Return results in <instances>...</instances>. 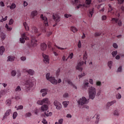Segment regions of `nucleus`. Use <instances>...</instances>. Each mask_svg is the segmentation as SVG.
<instances>
[{
  "label": "nucleus",
  "instance_id": "nucleus-36",
  "mask_svg": "<svg viewBox=\"0 0 124 124\" xmlns=\"http://www.w3.org/2000/svg\"><path fill=\"white\" fill-rule=\"evenodd\" d=\"M16 74H17V72L15 70L12 71L11 75L13 77L16 76Z\"/></svg>",
  "mask_w": 124,
  "mask_h": 124
},
{
  "label": "nucleus",
  "instance_id": "nucleus-34",
  "mask_svg": "<svg viewBox=\"0 0 124 124\" xmlns=\"http://www.w3.org/2000/svg\"><path fill=\"white\" fill-rule=\"evenodd\" d=\"M93 9H92L91 11H89V14H88L89 17L92 18L93 17Z\"/></svg>",
  "mask_w": 124,
  "mask_h": 124
},
{
  "label": "nucleus",
  "instance_id": "nucleus-56",
  "mask_svg": "<svg viewBox=\"0 0 124 124\" xmlns=\"http://www.w3.org/2000/svg\"><path fill=\"white\" fill-rule=\"evenodd\" d=\"M72 16L71 15H70V14H69V15H68V14H65L64 15V17H65V18H68L69 17H71Z\"/></svg>",
  "mask_w": 124,
  "mask_h": 124
},
{
  "label": "nucleus",
  "instance_id": "nucleus-13",
  "mask_svg": "<svg viewBox=\"0 0 124 124\" xmlns=\"http://www.w3.org/2000/svg\"><path fill=\"white\" fill-rule=\"evenodd\" d=\"M40 48L42 51H45L47 49V45L45 43H42L41 44Z\"/></svg>",
  "mask_w": 124,
  "mask_h": 124
},
{
  "label": "nucleus",
  "instance_id": "nucleus-27",
  "mask_svg": "<svg viewBox=\"0 0 124 124\" xmlns=\"http://www.w3.org/2000/svg\"><path fill=\"white\" fill-rule=\"evenodd\" d=\"M4 47L1 46L0 47V55L2 56V54H3V52H4Z\"/></svg>",
  "mask_w": 124,
  "mask_h": 124
},
{
  "label": "nucleus",
  "instance_id": "nucleus-19",
  "mask_svg": "<svg viewBox=\"0 0 124 124\" xmlns=\"http://www.w3.org/2000/svg\"><path fill=\"white\" fill-rule=\"evenodd\" d=\"M37 31H38V30L37 29V28L35 27V26H33L32 27V31L31 32L32 33H37Z\"/></svg>",
  "mask_w": 124,
  "mask_h": 124
},
{
  "label": "nucleus",
  "instance_id": "nucleus-11",
  "mask_svg": "<svg viewBox=\"0 0 124 124\" xmlns=\"http://www.w3.org/2000/svg\"><path fill=\"white\" fill-rule=\"evenodd\" d=\"M11 113V109H9L7 110L5 113V115L3 117V118L2 119V121H3L4 119H5V118H6L7 117H8V116L10 115Z\"/></svg>",
  "mask_w": 124,
  "mask_h": 124
},
{
  "label": "nucleus",
  "instance_id": "nucleus-58",
  "mask_svg": "<svg viewBox=\"0 0 124 124\" xmlns=\"http://www.w3.org/2000/svg\"><path fill=\"white\" fill-rule=\"evenodd\" d=\"M78 48H81V41H80V40L78 41Z\"/></svg>",
  "mask_w": 124,
  "mask_h": 124
},
{
  "label": "nucleus",
  "instance_id": "nucleus-24",
  "mask_svg": "<svg viewBox=\"0 0 124 124\" xmlns=\"http://www.w3.org/2000/svg\"><path fill=\"white\" fill-rule=\"evenodd\" d=\"M37 11H33L31 12V16H32L33 19H34V17L37 16Z\"/></svg>",
  "mask_w": 124,
  "mask_h": 124
},
{
  "label": "nucleus",
  "instance_id": "nucleus-15",
  "mask_svg": "<svg viewBox=\"0 0 124 124\" xmlns=\"http://www.w3.org/2000/svg\"><path fill=\"white\" fill-rule=\"evenodd\" d=\"M114 116H117L119 117L120 116V110L118 108H116L113 111Z\"/></svg>",
  "mask_w": 124,
  "mask_h": 124
},
{
  "label": "nucleus",
  "instance_id": "nucleus-14",
  "mask_svg": "<svg viewBox=\"0 0 124 124\" xmlns=\"http://www.w3.org/2000/svg\"><path fill=\"white\" fill-rule=\"evenodd\" d=\"M37 42V40L35 39V38H32L31 40V44L34 47H35L37 45L36 43Z\"/></svg>",
  "mask_w": 124,
  "mask_h": 124
},
{
  "label": "nucleus",
  "instance_id": "nucleus-46",
  "mask_svg": "<svg viewBox=\"0 0 124 124\" xmlns=\"http://www.w3.org/2000/svg\"><path fill=\"white\" fill-rule=\"evenodd\" d=\"M62 104L65 108L67 107V105H68V103L66 101L63 102Z\"/></svg>",
  "mask_w": 124,
  "mask_h": 124
},
{
  "label": "nucleus",
  "instance_id": "nucleus-64",
  "mask_svg": "<svg viewBox=\"0 0 124 124\" xmlns=\"http://www.w3.org/2000/svg\"><path fill=\"white\" fill-rule=\"evenodd\" d=\"M118 25L120 26H122L123 25V23H122V21L121 20L118 21Z\"/></svg>",
  "mask_w": 124,
  "mask_h": 124
},
{
  "label": "nucleus",
  "instance_id": "nucleus-49",
  "mask_svg": "<svg viewBox=\"0 0 124 124\" xmlns=\"http://www.w3.org/2000/svg\"><path fill=\"white\" fill-rule=\"evenodd\" d=\"M37 104L39 105H43V100H39L37 102Z\"/></svg>",
  "mask_w": 124,
  "mask_h": 124
},
{
  "label": "nucleus",
  "instance_id": "nucleus-51",
  "mask_svg": "<svg viewBox=\"0 0 124 124\" xmlns=\"http://www.w3.org/2000/svg\"><path fill=\"white\" fill-rule=\"evenodd\" d=\"M24 108V107L22 105L18 106V108H17L16 110H22Z\"/></svg>",
  "mask_w": 124,
  "mask_h": 124
},
{
  "label": "nucleus",
  "instance_id": "nucleus-33",
  "mask_svg": "<svg viewBox=\"0 0 124 124\" xmlns=\"http://www.w3.org/2000/svg\"><path fill=\"white\" fill-rule=\"evenodd\" d=\"M115 97L116 99H121L122 98V95H121V93H118L116 95Z\"/></svg>",
  "mask_w": 124,
  "mask_h": 124
},
{
  "label": "nucleus",
  "instance_id": "nucleus-1",
  "mask_svg": "<svg viewBox=\"0 0 124 124\" xmlns=\"http://www.w3.org/2000/svg\"><path fill=\"white\" fill-rule=\"evenodd\" d=\"M89 99L93 100L96 96H99L101 94V90H99L96 93V89L95 87L91 86L88 90Z\"/></svg>",
  "mask_w": 124,
  "mask_h": 124
},
{
  "label": "nucleus",
  "instance_id": "nucleus-29",
  "mask_svg": "<svg viewBox=\"0 0 124 124\" xmlns=\"http://www.w3.org/2000/svg\"><path fill=\"white\" fill-rule=\"evenodd\" d=\"M87 59H88V54H87V52L85 51L84 55H83V60H84L85 61V64H86V60H87Z\"/></svg>",
  "mask_w": 124,
  "mask_h": 124
},
{
  "label": "nucleus",
  "instance_id": "nucleus-63",
  "mask_svg": "<svg viewBox=\"0 0 124 124\" xmlns=\"http://www.w3.org/2000/svg\"><path fill=\"white\" fill-rule=\"evenodd\" d=\"M0 6L3 7L4 6V3L2 1L0 2Z\"/></svg>",
  "mask_w": 124,
  "mask_h": 124
},
{
  "label": "nucleus",
  "instance_id": "nucleus-45",
  "mask_svg": "<svg viewBox=\"0 0 124 124\" xmlns=\"http://www.w3.org/2000/svg\"><path fill=\"white\" fill-rule=\"evenodd\" d=\"M91 0H86L85 1V4H86L87 6L88 7V5L91 4Z\"/></svg>",
  "mask_w": 124,
  "mask_h": 124
},
{
  "label": "nucleus",
  "instance_id": "nucleus-16",
  "mask_svg": "<svg viewBox=\"0 0 124 124\" xmlns=\"http://www.w3.org/2000/svg\"><path fill=\"white\" fill-rule=\"evenodd\" d=\"M78 108L79 109H83V110H85V109H89V107L87 105H78Z\"/></svg>",
  "mask_w": 124,
  "mask_h": 124
},
{
  "label": "nucleus",
  "instance_id": "nucleus-12",
  "mask_svg": "<svg viewBox=\"0 0 124 124\" xmlns=\"http://www.w3.org/2000/svg\"><path fill=\"white\" fill-rule=\"evenodd\" d=\"M26 87L28 89H30V88H31L32 87V84H31V82H30V80H27L25 83Z\"/></svg>",
  "mask_w": 124,
  "mask_h": 124
},
{
  "label": "nucleus",
  "instance_id": "nucleus-28",
  "mask_svg": "<svg viewBox=\"0 0 124 124\" xmlns=\"http://www.w3.org/2000/svg\"><path fill=\"white\" fill-rule=\"evenodd\" d=\"M71 31L75 33L78 31V29H77L75 27L72 26L71 27Z\"/></svg>",
  "mask_w": 124,
  "mask_h": 124
},
{
  "label": "nucleus",
  "instance_id": "nucleus-48",
  "mask_svg": "<svg viewBox=\"0 0 124 124\" xmlns=\"http://www.w3.org/2000/svg\"><path fill=\"white\" fill-rule=\"evenodd\" d=\"M66 82H67V83L69 84V85H70L71 86H72L73 85V83L72 82V81L69 80V79H67L66 80Z\"/></svg>",
  "mask_w": 124,
  "mask_h": 124
},
{
  "label": "nucleus",
  "instance_id": "nucleus-42",
  "mask_svg": "<svg viewBox=\"0 0 124 124\" xmlns=\"http://www.w3.org/2000/svg\"><path fill=\"white\" fill-rule=\"evenodd\" d=\"M5 28L7 29V31H10L12 30V28L9 27V26H8V25L7 24H6Z\"/></svg>",
  "mask_w": 124,
  "mask_h": 124
},
{
  "label": "nucleus",
  "instance_id": "nucleus-55",
  "mask_svg": "<svg viewBox=\"0 0 124 124\" xmlns=\"http://www.w3.org/2000/svg\"><path fill=\"white\" fill-rule=\"evenodd\" d=\"M68 58H70V59H72V58H73V53H71V54H70V55L68 56L67 59H68Z\"/></svg>",
  "mask_w": 124,
  "mask_h": 124
},
{
  "label": "nucleus",
  "instance_id": "nucleus-18",
  "mask_svg": "<svg viewBox=\"0 0 124 124\" xmlns=\"http://www.w3.org/2000/svg\"><path fill=\"white\" fill-rule=\"evenodd\" d=\"M42 100L43 104H49V103H50V101H49V99L48 98H44Z\"/></svg>",
  "mask_w": 124,
  "mask_h": 124
},
{
  "label": "nucleus",
  "instance_id": "nucleus-9",
  "mask_svg": "<svg viewBox=\"0 0 124 124\" xmlns=\"http://www.w3.org/2000/svg\"><path fill=\"white\" fill-rule=\"evenodd\" d=\"M41 18L44 21V24L46 27H48V21H47V17L43 16V15H41Z\"/></svg>",
  "mask_w": 124,
  "mask_h": 124
},
{
  "label": "nucleus",
  "instance_id": "nucleus-62",
  "mask_svg": "<svg viewBox=\"0 0 124 124\" xmlns=\"http://www.w3.org/2000/svg\"><path fill=\"white\" fill-rule=\"evenodd\" d=\"M45 92H47V90L46 89H42L41 91H40V93H45Z\"/></svg>",
  "mask_w": 124,
  "mask_h": 124
},
{
  "label": "nucleus",
  "instance_id": "nucleus-26",
  "mask_svg": "<svg viewBox=\"0 0 124 124\" xmlns=\"http://www.w3.org/2000/svg\"><path fill=\"white\" fill-rule=\"evenodd\" d=\"M89 82H88V80L85 79L83 82V86L84 87H85V88H88V87H89Z\"/></svg>",
  "mask_w": 124,
  "mask_h": 124
},
{
  "label": "nucleus",
  "instance_id": "nucleus-5",
  "mask_svg": "<svg viewBox=\"0 0 124 124\" xmlns=\"http://www.w3.org/2000/svg\"><path fill=\"white\" fill-rule=\"evenodd\" d=\"M53 104L54 106L56 107V108L57 109V110H61V109H62V104L57 100L54 101Z\"/></svg>",
  "mask_w": 124,
  "mask_h": 124
},
{
  "label": "nucleus",
  "instance_id": "nucleus-38",
  "mask_svg": "<svg viewBox=\"0 0 124 124\" xmlns=\"http://www.w3.org/2000/svg\"><path fill=\"white\" fill-rule=\"evenodd\" d=\"M16 8V4L15 3H12V5L10 6V9L13 10Z\"/></svg>",
  "mask_w": 124,
  "mask_h": 124
},
{
  "label": "nucleus",
  "instance_id": "nucleus-59",
  "mask_svg": "<svg viewBox=\"0 0 124 124\" xmlns=\"http://www.w3.org/2000/svg\"><path fill=\"white\" fill-rule=\"evenodd\" d=\"M107 18V17L106 16H102V20L103 21H104V20H106Z\"/></svg>",
  "mask_w": 124,
  "mask_h": 124
},
{
  "label": "nucleus",
  "instance_id": "nucleus-10",
  "mask_svg": "<svg viewBox=\"0 0 124 124\" xmlns=\"http://www.w3.org/2000/svg\"><path fill=\"white\" fill-rule=\"evenodd\" d=\"M22 38H20V42L21 43H25V39L27 40L29 39V38H28L27 36H26V34L24 33L22 35Z\"/></svg>",
  "mask_w": 124,
  "mask_h": 124
},
{
  "label": "nucleus",
  "instance_id": "nucleus-37",
  "mask_svg": "<svg viewBox=\"0 0 124 124\" xmlns=\"http://www.w3.org/2000/svg\"><path fill=\"white\" fill-rule=\"evenodd\" d=\"M117 54H118V51H114L111 53V55L113 58H115L117 56Z\"/></svg>",
  "mask_w": 124,
  "mask_h": 124
},
{
  "label": "nucleus",
  "instance_id": "nucleus-23",
  "mask_svg": "<svg viewBox=\"0 0 124 124\" xmlns=\"http://www.w3.org/2000/svg\"><path fill=\"white\" fill-rule=\"evenodd\" d=\"M26 72L29 74L30 75H33L34 74V71L32 69L27 70Z\"/></svg>",
  "mask_w": 124,
  "mask_h": 124
},
{
  "label": "nucleus",
  "instance_id": "nucleus-8",
  "mask_svg": "<svg viewBox=\"0 0 124 124\" xmlns=\"http://www.w3.org/2000/svg\"><path fill=\"white\" fill-rule=\"evenodd\" d=\"M42 56H43V57L44 58L43 61L45 63H49V62L50 61L49 59V56L43 53L42 54Z\"/></svg>",
  "mask_w": 124,
  "mask_h": 124
},
{
  "label": "nucleus",
  "instance_id": "nucleus-2",
  "mask_svg": "<svg viewBox=\"0 0 124 124\" xmlns=\"http://www.w3.org/2000/svg\"><path fill=\"white\" fill-rule=\"evenodd\" d=\"M46 76V79L49 81L53 85H57L58 84V80L55 78V77H50V73H47Z\"/></svg>",
  "mask_w": 124,
  "mask_h": 124
},
{
  "label": "nucleus",
  "instance_id": "nucleus-40",
  "mask_svg": "<svg viewBox=\"0 0 124 124\" xmlns=\"http://www.w3.org/2000/svg\"><path fill=\"white\" fill-rule=\"evenodd\" d=\"M21 91H22V89H21V87L19 86H17L15 90V92H17V93H19V92H21Z\"/></svg>",
  "mask_w": 124,
  "mask_h": 124
},
{
  "label": "nucleus",
  "instance_id": "nucleus-32",
  "mask_svg": "<svg viewBox=\"0 0 124 124\" xmlns=\"http://www.w3.org/2000/svg\"><path fill=\"white\" fill-rule=\"evenodd\" d=\"M6 104L8 106H10L11 105V100L10 99H9L6 101Z\"/></svg>",
  "mask_w": 124,
  "mask_h": 124
},
{
  "label": "nucleus",
  "instance_id": "nucleus-25",
  "mask_svg": "<svg viewBox=\"0 0 124 124\" xmlns=\"http://www.w3.org/2000/svg\"><path fill=\"white\" fill-rule=\"evenodd\" d=\"M81 7H88V6H87V4H79V5H78L77 7H76V8L79 9V8H81Z\"/></svg>",
  "mask_w": 124,
  "mask_h": 124
},
{
  "label": "nucleus",
  "instance_id": "nucleus-20",
  "mask_svg": "<svg viewBox=\"0 0 124 124\" xmlns=\"http://www.w3.org/2000/svg\"><path fill=\"white\" fill-rule=\"evenodd\" d=\"M15 61V57L11 56L8 57L7 62H14Z\"/></svg>",
  "mask_w": 124,
  "mask_h": 124
},
{
  "label": "nucleus",
  "instance_id": "nucleus-54",
  "mask_svg": "<svg viewBox=\"0 0 124 124\" xmlns=\"http://www.w3.org/2000/svg\"><path fill=\"white\" fill-rule=\"evenodd\" d=\"M85 73H83L81 75H79L78 78L80 79V78H82V77H83V76H85Z\"/></svg>",
  "mask_w": 124,
  "mask_h": 124
},
{
  "label": "nucleus",
  "instance_id": "nucleus-52",
  "mask_svg": "<svg viewBox=\"0 0 124 124\" xmlns=\"http://www.w3.org/2000/svg\"><path fill=\"white\" fill-rule=\"evenodd\" d=\"M14 23V20L12 18L10 19L9 22V25H12Z\"/></svg>",
  "mask_w": 124,
  "mask_h": 124
},
{
  "label": "nucleus",
  "instance_id": "nucleus-41",
  "mask_svg": "<svg viewBox=\"0 0 124 124\" xmlns=\"http://www.w3.org/2000/svg\"><path fill=\"white\" fill-rule=\"evenodd\" d=\"M62 123H63V119H61L59 120L58 123L55 122V124H62Z\"/></svg>",
  "mask_w": 124,
  "mask_h": 124
},
{
  "label": "nucleus",
  "instance_id": "nucleus-22",
  "mask_svg": "<svg viewBox=\"0 0 124 124\" xmlns=\"http://www.w3.org/2000/svg\"><path fill=\"white\" fill-rule=\"evenodd\" d=\"M94 117H95V118H96V120L95 121V124H98V123H99V119H100V115L99 114H95Z\"/></svg>",
  "mask_w": 124,
  "mask_h": 124
},
{
  "label": "nucleus",
  "instance_id": "nucleus-43",
  "mask_svg": "<svg viewBox=\"0 0 124 124\" xmlns=\"http://www.w3.org/2000/svg\"><path fill=\"white\" fill-rule=\"evenodd\" d=\"M17 116H18V113H17V112H14L13 115L14 120H15V119H16V117Z\"/></svg>",
  "mask_w": 124,
  "mask_h": 124
},
{
  "label": "nucleus",
  "instance_id": "nucleus-30",
  "mask_svg": "<svg viewBox=\"0 0 124 124\" xmlns=\"http://www.w3.org/2000/svg\"><path fill=\"white\" fill-rule=\"evenodd\" d=\"M0 37L2 40H4L5 39V37H6V36H5V34L4 33L2 32L0 34Z\"/></svg>",
  "mask_w": 124,
  "mask_h": 124
},
{
  "label": "nucleus",
  "instance_id": "nucleus-21",
  "mask_svg": "<svg viewBox=\"0 0 124 124\" xmlns=\"http://www.w3.org/2000/svg\"><path fill=\"white\" fill-rule=\"evenodd\" d=\"M108 66L109 69H112V66H113V61H109L108 62Z\"/></svg>",
  "mask_w": 124,
  "mask_h": 124
},
{
  "label": "nucleus",
  "instance_id": "nucleus-3",
  "mask_svg": "<svg viewBox=\"0 0 124 124\" xmlns=\"http://www.w3.org/2000/svg\"><path fill=\"white\" fill-rule=\"evenodd\" d=\"M78 105H85V104H87L88 103V100L85 97H82L80 98L78 101Z\"/></svg>",
  "mask_w": 124,
  "mask_h": 124
},
{
  "label": "nucleus",
  "instance_id": "nucleus-39",
  "mask_svg": "<svg viewBox=\"0 0 124 124\" xmlns=\"http://www.w3.org/2000/svg\"><path fill=\"white\" fill-rule=\"evenodd\" d=\"M96 85L98 87H101V85L102 84H101V82L100 81L97 80V81H96Z\"/></svg>",
  "mask_w": 124,
  "mask_h": 124
},
{
  "label": "nucleus",
  "instance_id": "nucleus-31",
  "mask_svg": "<svg viewBox=\"0 0 124 124\" xmlns=\"http://www.w3.org/2000/svg\"><path fill=\"white\" fill-rule=\"evenodd\" d=\"M123 71V67L122 66H120L118 69L116 71V72H117V73H119L120 72H122Z\"/></svg>",
  "mask_w": 124,
  "mask_h": 124
},
{
  "label": "nucleus",
  "instance_id": "nucleus-44",
  "mask_svg": "<svg viewBox=\"0 0 124 124\" xmlns=\"http://www.w3.org/2000/svg\"><path fill=\"white\" fill-rule=\"evenodd\" d=\"M31 112H27L25 114V117L29 118V117H31Z\"/></svg>",
  "mask_w": 124,
  "mask_h": 124
},
{
  "label": "nucleus",
  "instance_id": "nucleus-4",
  "mask_svg": "<svg viewBox=\"0 0 124 124\" xmlns=\"http://www.w3.org/2000/svg\"><path fill=\"white\" fill-rule=\"evenodd\" d=\"M115 103H117V101L116 100H113V101L108 102L106 104V109L109 110L110 109V107L112 105H114Z\"/></svg>",
  "mask_w": 124,
  "mask_h": 124
},
{
  "label": "nucleus",
  "instance_id": "nucleus-35",
  "mask_svg": "<svg viewBox=\"0 0 124 124\" xmlns=\"http://www.w3.org/2000/svg\"><path fill=\"white\" fill-rule=\"evenodd\" d=\"M23 26H24L25 28L26 31H29L30 29L29 28V26H28V24H27L26 22H24L23 23Z\"/></svg>",
  "mask_w": 124,
  "mask_h": 124
},
{
  "label": "nucleus",
  "instance_id": "nucleus-47",
  "mask_svg": "<svg viewBox=\"0 0 124 124\" xmlns=\"http://www.w3.org/2000/svg\"><path fill=\"white\" fill-rule=\"evenodd\" d=\"M94 36L97 37V36H100L101 35V33L96 32L94 34Z\"/></svg>",
  "mask_w": 124,
  "mask_h": 124
},
{
  "label": "nucleus",
  "instance_id": "nucleus-53",
  "mask_svg": "<svg viewBox=\"0 0 124 124\" xmlns=\"http://www.w3.org/2000/svg\"><path fill=\"white\" fill-rule=\"evenodd\" d=\"M111 21H114L115 22V23H118V21H119V19L118 18H112L111 19Z\"/></svg>",
  "mask_w": 124,
  "mask_h": 124
},
{
  "label": "nucleus",
  "instance_id": "nucleus-60",
  "mask_svg": "<svg viewBox=\"0 0 124 124\" xmlns=\"http://www.w3.org/2000/svg\"><path fill=\"white\" fill-rule=\"evenodd\" d=\"M20 60H21L23 62H24V61L27 60V58L25 57H21Z\"/></svg>",
  "mask_w": 124,
  "mask_h": 124
},
{
  "label": "nucleus",
  "instance_id": "nucleus-57",
  "mask_svg": "<svg viewBox=\"0 0 124 124\" xmlns=\"http://www.w3.org/2000/svg\"><path fill=\"white\" fill-rule=\"evenodd\" d=\"M113 47H114L115 49L118 48V45L117 43H114L113 44Z\"/></svg>",
  "mask_w": 124,
  "mask_h": 124
},
{
  "label": "nucleus",
  "instance_id": "nucleus-61",
  "mask_svg": "<svg viewBox=\"0 0 124 124\" xmlns=\"http://www.w3.org/2000/svg\"><path fill=\"white\" fill-rule=\"evenodd\" d=\"M42 123L44 124H47V121H46V119H43V120L42 121Z\"/></svg>",
  "mask_w": 124,
  "mask_h": 124
},
{
  "label": "nucleus",
  "instance_id": "nucleus-7",
  "mask_svg": "<svg viewBox=\"0 0 124 124\" xmlns=\"http://www.w3.org/2000/svg\"><path fill=\"white\" fill-rule=\"evenodd\" d=\"M52 17L56 23H59L61 21V17L58 14L53 15Z\"/></svg>",
  "mask_w": 124,
  "mask_h": 124
},
{
  "label": "nucleus",
  "instance_id": "nucleus-6",
  "mask_svg": "<svg viewBox=\"0 0 124 124\" xmlns=\"http://www.w3.org/2000/svg\"><path fill=\"white\" fill-rule=\"evenodd\" d=\"M83 64H84V62L83 61L78 62L76 67V69L79 71H82L83 70V68H82Z\"/></svg>",
  "mask_w": 124,
  "mask_h": 124
},
{
  "label": "nucleus",
  "instance_id": "nucleus-17",
  "mask_svg": "<svg viewBox=\"0 0 124 124\" xmlns=\"http://www.w3.org/2000/svg\"><path fill=\"white\" fill-rule=\"evenodd\" d=\"M41 109L43 112L47 111L48 110V106L47 105H44L41 107Z\"/></svg>",
  "mask_w": 124,
  "mask_h": 124
},
{
  "label": "nucleus",
  "instance_id": "nucleus-50",
  "mask_svg": "<svg viewBox=\"0 0 124 124\" xmlns=\"http://www.w3.org/2000/svg\"><path fill=\"white\" fill-rule=\"evenodd\" d=\"M52 112H50L49 113H46V112H45V114L46 115V117H49L50 116H52Z\"/></svg>",
  "mask_w": 124,
  "mask_h": 124
}]
</instances>
